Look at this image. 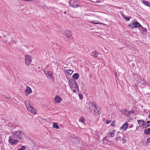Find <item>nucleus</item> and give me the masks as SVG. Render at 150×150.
I'll return each mask as SVG.
<instances>
[{
	"label": "nucleus",
	"instance_id": "9b49d317",
	"mask_svg": "<svg viewBox=\"0 0 150 150\" xmlns=\"http://www.w3.org/2000/svg\"><path fill=\"white\" fill-rule=\"evenodd\" d=\"M128 123L127 122H126L124 124H123L122 126L121 127L120 129H123L125 130L127 129L128 126Z\"/></svg>",
	"mask_w": 150,
	"mask_h": 150
},
{
	"label": "nucleus",
	"instance_id": "c9c22d12",
	"mask_svg": "<svg viewBox=\"0 0 150 150\" xmlns=\"http://www.w3.org/2000/svg\"><path fill=\"white\" fill-rule=\"evenodd\" d=\"M24 1H33V0H23Z\"/></svg>",
	"mask_w": 150,
	"mask_h": 150
},
{
	"label": "nucleus",
	"instance_id": "4be33fe9",
	"mask_svg": "<svg viewBox=\"0 0 150 150\" xmlns=\"http://www.w3.org/2000/svg\"><path fill=\"white\" fill-rule=\"evenodd\" d=\"M91 23H92L95 24H101L98 21H92L91 22Z\"/></svg>",
	"mask_w": 150,
	"mask_h": 150
},
{
	"label": "nucleus",
	"instance_id": "1a4fd4ad",
	"mask_svg": "<svg viewBox=\"0 0 150 150\" xmlns=\"http://www.w3.org/2000/svg\"><path fill=\"white\" fill-rule=\"evenodd\" d=\"M54 100L56 103H59L62 101V99L58 96H57L55 97Z\"/></svg>",
	"mask_w": 150,
	"mask_h": 150
},
{
	"label": "nucleus",
	"instance_id": "5701e85b",
	"mask_svg": "<svg viewBox=\"0 0 150 150\" xmlns=\"http://www.w3.org/2000/svg\"><path fill=\"white\" fill-rule=\"evenodd\" d=\"M85 121V119L84 118V117H83L81 118H80L79 119V121L80 122H81L83 123Z\"/></svg>",
	"mask_w": 150,
	"mask_h": 150
},
{
	"label": "nucleus",
	"instance_id": "7ed1b4c3",
	"mask_svg": "<svg viewBox=\"0 0 150 150\" xmlns=\"http://www.w3.org/2000/svg\"><path fill=\"white\" fill-rule=\"evenodd\" d=\"M68 84L70 88L71 89L75 88L77 89L78 91H79V89L77 84L76 81L72 79H70L68 81Z\"/></svg>",
	"mask_w": 150,
	"mask_h": 150
},
{
	"label": "nucleus",
	"instance_id": "2eb2a0df",
	"mask_svg": "<svg viewBox=\"0 0 150 150\" xmlns=\"http://www.w3.org/2000/svg\"><path fill=\"white\" fill-rule=\"evenodd\" d=\"M79 75L78 73L74 74L72 76L73 78L75 80H77L79 78Z\"/></svg>",
	"mask_w": 150,
	"mask_h": 150
},
{
	"label": "nucleus",
	"instance_id": "e433bc0d",
	"mask_svg": "<svg viewBox=\"0 0 150 150\" xmlns=\"http://www.w3.org/2000/svg\"><path fill=\"white\" fill-rule=\"evenodd\" d=\"M128 114L129 115H130L131 114H132V111H129L128 112Z\"/></svg>",
	"mask_w": 150,
	"mask_h": 150
},
{
	"label": "nucleus",
	"instance_id": "f257e3e1",
	"mask_svg": "<svg viewBox=\"0 0 150 150\" xmlns=\"http://www.w3.org/2000/svg\"><path fill=\"white\" fill-rule=\"evenodd\" d=\"M24 135V133L21 130L13 131L11 133L13 138L22 140L23 139Z\"/></svg>",
	"mask_w": 150,
	"mask_h": 150
},
{
	"label": "nucleus",
	"instance_id": "20e7f679",
	"mask_svg": "<svg viewBox=\"0 0 150 150\" xmlns=\"http://www.w3.org/2000/svg\"><path fill=\"white\" fill-rule=\"evenodd\" d=\"M69 3L70 6L73 8H76L80 6L75 0H70Z\"/></svg>",
	"mask_w": 150,
	"mask_h": 150
},
{
	"label": "nucleus",
	"instance_id": "6ab92c4d",
	"mask_svg": "<svg viewBox=\"0 0 150 150\" xmlns=\"http://www.w3.org/2000/svg\"><path fill=\"white\" fill-rule=\"evenodd\" d=\"M94 110L96 114L97 115H99V111L97 107L96 108H94Z\"/></svg>",
	"mask_w": 150,
	"mask_h": 150
},
{
	"label": "nucleus",
	"instance_id": "58836bf2",
	"mask_svg": "<svg viewBox=\"0 0 150 150\" xmlns=\"http://www.w3.org/2000/svg\"><path fill=\"white\" fill-rule=\"evenodd\" d=\"M148 117L149 118H150V113H149V115H148Z\"/></svg>",
	"mask_w": 150,
	"mask_h": 150
},
{
	"label": "nucleus",
	"instance_id": "c85d7f7f",
	"mask_svg": "<svg viewBox=\"0 0 150 150\" xmlns=\"http://www.w3.org/2000/svg\"><path fill=\"white\" fill-rule=\"evenodd\" d=\"M127 112V111L126 110H123L121 111V112L124 114H126Z\"/></svg>",
	"mask_w": 150,
	"mask_h": 150
},
{
	"label": "nucleus",
	"instance_id": "473e14b6",
	"mask_svg": "<svg viewBox=\"0 0 150 150\" xmlns=\"http://www.w3.org/2000/svg\"><path fill=\"white\" fill-rule=\"evenodd\" d=\"M111 122V121H110V120H107L106 122V124H108L110 123Z\"/></svg>",
	"mask_w": 150,
	"mask_h": 150
},
{
	"label": "nucleus",
	"instance_id": "2f4dec72",
	"mask_svg": "<svg viewBox=\"0 0 150 150\" xmlns=\"http://www.w3.org/2000/svg\"><path fill=\"white\" fill-rule=\"evenodd\" d=\"M72 89H73V92L74 93H75L76 92V90H77L78 91L77 89H75V88H73Z\"/></svg>",
	"mask_w": 150,
	"mask_h": 150
},
{
	"label": "nucleus",
	"instance_id": "a19ab883",
	"mask_svg": "<svg viewBox=\"0 0 150 150\" xmlns=\"http://www.w3.org/2000/svg\"><path fill=\"white\" fill-rule=\"evenodd\" d=\"M64 14H66V11H65L64 12Z\"/></svg>",
	"mask_w": 150,
	"mask_h": 150
},
{
	"label": "nucleus",
	"instance_id": "a878e982",
	"mask_svg": "<svg viewBox=\"0 0 150 150\" xmlns=\"http://www.w3.org/2000/svg\"><path fill=\"white\" fill-rule=\"evenodd\" d=\"M126 142V139L125 137H123L122 138V142L123 144L125 143Z\"/></svg>",
	"mask_w": 150,
	"mask_h": 150
},
{
	"label": "nucleus",
	"instance_id": "4468645a",
	"mask_svg": "<svg viewBox=\"0 0 150 150\" xmlns=\"http://www.w3.org/2000/svg\"><path fill=\"white\" fill-rule=\"evenodd\" d=\"M73 72L74 71L71 69H66L65 70V72L69 75L72 74Z\"/></svg>",
	"mask_w": 150,
	"mask_h": 150
},
{
	"label": "nucleus",
	"instance_id": "f704fd0d",
	"mask_svg": "<svg viewBox=\"0 0 150 150\" xmlns=\"http://www.w3.org/2000/svg\"><path fill=\"white\" fill-rule=\"evenodd\" d=\"M147 142L148 143L150 142V137L148 138L147 140Z\"/></svg>",
	"mask_w": 150,
	"mask_h": 150
},
{
	"label": "nucleus",
	"instance_id": "79ce46f5",
	"mask_svg": "<svg viewBox=\"0 0 150 150\" xmlns=\"http://www.w3.org/2000/svg\"><path fill=\"white\" fill-rule=\"evenodd\" d=\"M5 98L6 99H8V98L7 97H5Z\"/></svg>",
	"mask_w": 150,
	"mask_h": 150
},
{
	"label": "nucleus",
	"instance_id": "c756f323",
	"mask_svg": "<svg viewBox=\"0 0 150 150\" xmlns=\"http://www.w3.org/2000/svg\"><path fill=\"white\" fill-rule=\"evenodd\" d=\"M115 122L114 121H113L112 123L111 124V125L113 126V127L115 126Z\"/></svg>",
	"mask_w": 150,
	"mask_h": 150
},
{
	"label": "nucleus",
	"instance_id": "412c9836",
	"mask_svg": "<svg viewBox=\"0 0 150 150\" xmlns=\"http://www.w3.org/2000/svg\"><path fill=\"white\" fill-rule=\"evenodd\" d=\"M109 134L110 135V137H114L115 134V132L114 130H112V131L110 132Z\"/></svg>",
	"mask_w": 150,
	"mask_h": 150
},
{
	"label": "nucleus",
	"instance_id": "cd10ccee",
	"mask_svg": "<svg viewBox=\"0 0 150 150\" xmlns=\"http://www.w3.org/2000/svg\"><path fill=\"white\" fill-rule=\"evenodd\" d=\"M141 83L142 84V85L144 86H145L146 84V82L144 81V80H143L142 81H141Z\"/></svg>",
	"mask_w": 150,
	"mask_h": 150
},
{
	"label": "nucleus",
	"instance_id": "ddd939ff",
	"mask_svg": "<svg viewBox=\"0 0 150 150\" xmlns=\"http://www.w3.org/2000/svg\"><path fill=\"white\" fill-rule=\"evenodd\" d=\"M25 92L27 93V95H28L32 92V90L29 87L27 86Z\"/></svg>",
	"mask_w": 150,
	"mask_h": 150
},
{
	"label": "nucleus",
	"instance_id": "bb28decb",
	"mask_svg": "<svg viewBox=\"0 0 150 150\" xmlns=\"http://www.w3.org/2000/svg\"><path fill=\"white\" fill-rule=\"evenodd\" d=\"M25 147L24 146H23L21 147V148L18 149L17 150H25Z\"/></svg>",
	"mask_w": 150,
	"mask_h": 150
},
{
	"label": "nucleus",
	"instance_id": "393cba45",
	"mask_svg": "<svg viewBox=\"0 0 150 150\" xmlns=\"http://www.w3.org/2000/svg\"><path fill=\"white\" fill-rule=\"evenodd\" d=\"M92 104L94 107V108H96L97 107L96 104V103L95 102H93L92 103Z\"/></svg>",
	"mask_w": 150,
	"mask_h": 150
},
{
	"label": "nucleus",
	"instance_id": "f03ea898",
	"mask_svg": "<svg viewBox=\"0 0 150 150\" xmlns=\"http://www.w3.org/2000/svg\"><path fill=\"white\" fill-rule=\"evenodd\" d=\"M25 105L27 110L29 112L32 114H35L37 111L30 104V101L28 100H26L25 101Z\"/></svg>",
	"mask_w": 150,
	"mask_h": 150
},
{
	"label": "nucleus",
	"instance_id": "dca6fc26",
	"mask_svg": "<svg viewBox=\"0 0 150 150\" xmlns=\"http://www.w3.org/2000/svg\"><path fill=\"white\" fill-rule=\"evenodd\" d=\"M92 53H93L92 56L94 57H96L98 54H99V53L97 51H93L92 52Z\"/></svg>",
	"mask_w": 150,
	"mask_h": 150
},
{
	"label": "nucleus",
	"instance_id": "0eeeda50",
	"mask_svg": "<svg viewBox=\"0 0 150 150\" xmlns=\"http://www.w3.org/2000/svg\"><path fill=\"white\" fill-rule=\"evenodd\" d=\"M129 27H131L132 28L140 27L142 26V25L138 22H136L131 23L129 25Z\"/></svg>",
	"mask_w": 150,
	"mask_h": 150
},
{
	"label": "nucleus",
	"instance_id": "37998d69",
	"mask_svg": "<svg viewBox=\"0 0 150 150\" xmlns=\"http://www.w3.org/2000/svg\"><path fill=\"white\" fill-rule=\"evenodd\" d=\"M117 133H119V131H118V132Z\"/></svg>",
	"mask_w": 150,
	"mask_h": 150
},
{
	"label": "nucleus",
	"instance_id": "9d476101",
	"mask_svg": "<svg viewBox=\"0 0 150 150\" xmlns=\"http://www.w3.org/2000/svg\"><path fill=\"white\" fill-rule=\"evenodd\" d=\"M45 74L50 79L52 78V73L50 71H45L44 72Z\"/></svg>",
	"mask_w": 150,
	"mask_h": 150
},
{
	"label": "nucleus",
	"instance_id": "4c0bfd02",
	"mask_svg": "<svg viewBox=\"0 0 150 150\" xmlns=\"http://www.w3.org/2000/svg\"><path fill=\"white\" fill-rule=\"evenodd\" d=\"M115 139L116 140V141H117V140H118V137H117Z\"/></svg>",
	"mask_w": 150,
	"mask_h": 150
},
{
	"label": "nucleus",
	"instance_id": "aec40b11",
	"mask_svg": "<svg viewBox=\"0 0 150 150\" xmlns=\"http://www.w3.org/2000/svg\"><path fill=\"white\" fill-rule=\"evenodd\" d=\"M53 127L57 129H59V126L57 125L56 123L55 122L53 123Z\"/></svg>",
	"mask_w": 150,
	"mask_h": 150
},
{
	"label": "nucleus",
	"instance_id": "6e6552de",
	"mask_svg": "<svg viewBox=\"0 0 150 150\" xmlns=\"http://www.w3.org/2000/svg\"><path fill=\"white\" fill-rule=\"evenodd\" d=\"M138 123L139 124V126L140 127H142L144 126V125H146V123L145 122L142 120H137Z\"/></svg>",
	"mask_w": 150,
	"mask_h": 150
},
{
	"label": "nucleus",
	"instance_id": "7c9ffc66",
	"mask_svg": "<svg viewBox=\"0 0 150 150\" xmlns=\"http://www.w3.org/2000/svg\"><path fill=\"white\" fill-rule=\"evenodd\" d=\"M133 126V124H131V125H129V128H132Z\"/></svg>",
	"mask_w": 150,
	"mask_h": 150
},
{
	"label": "nucleus",
	"instance_id": "f8f14e48",
	"mask_svg": "<svg viewBox=\"0 0 150 150\" xmlns=\"http://www.w3.org/2000/svg\"><path fill=\"white\" fill-rule=\"evenodd\" d=\"M65 33L67 38H70L71 36L72 33L69 30H66L65 31Z\"/></svg>",
	"mask_w": 150,
	"mask_h": 150
},
{
	"label": "nucleus",
	"instance_id": "ea45409f",
	"mask_svg": "<svg viewBox=\"0 0 150 150\" xmlns=\"http://www.w3.org/2000/svg\"><path fill=\"white\" fill-rule=\"evenodd\" d=\"M79 96V98H82V96Z\"/></svg>",
	"mask_w": 150,
	"mask_h": 150
},
{
	"label": "nucleus",
	"instance_id": "39448f33",
	"mask_svg": "<svg viewBox=\"0 0 150 150\" xmlns=\"http://www.w3.org/2000/svg\"><path fill=\"white\" fill-rule=\"evenodd\" d=\"M31 57L29 55H26L25 56V64L27 66L30 65L32 62Z\"/></svg>",
	"mask_w": 150,
	"mask_h": 150
},
{
	"label": "nucleus",
	"instance_id": "423d86ee",
	"mask_svg": "<svg viewBox=\"0 0 150 150\" xmlns=\"http://www.w3.org/2000/svg\"><path fill=\"white\" fill-rule=\"evenodd\" d=\"M12 137V136L9 137L8 139L9 142L12 144H17L19 140L17 139H15Z\"/></svg>",
	"mask_w": 150,
	"mask_h": 150
},
{
	"label": "nucleus",
	"instance_id": "f3484780",
	"mask_svg": "<svg viewBox=\"0 0 150 150\" xmlns=\"http://www.w3.org/2000/svg\"><path fill=\"white\" fill-rule=\"evenodd\" d=\"M144 132L146 134H149L150 133V128H148L144 130Z\"/></svg>",
	"mask_w": 150,
	"mask_h": 150
},
{
	"label": "nucleus",
	"instance_id": "a211bd4d",
	"mask_svg": "<svg viewBox=\"0 0 150 150\" xmlns=\"http://www.w3.org/2000/svg\"><path fill=\"white\" fill-rule=\"evenodd\" d=\"M142 2L145 5L150 7V3L149 2L145 1H143Z\"/></svg>",
	"mask_w": 150,
	"mask_h": 150
},
{
	"label": "nucleus",
	"instance_id": "b1692460",
	"mask_svg": "<svg viewBox=\"0 0 150 150\" xmlns=\"http://www.w3.org/2000/svg\"><path fill=\"white\" fill-rule=\"evenodd\" d=\"M147 124L146 123V125H144V126L145 127H149L150 126L149 123H150V122L148 121L147 122Z\"/></svg>",
	"mask_w": 150,
	"mask_h": 150
},
{
	"label": "nucleus",
	"instance_id": "72a5a7b5",
	"mask_svg": "<svg viewBox=\"0 0 150 150\" xmlns=\"http://www.w3.org/2000/svg\"><path fill=\"white\" fill-rule=\"evenodd\" d=\"M125 20L127 21H129L130 20V18H129L126 17L125 18Z\"/></svg>",
	"mask_w": 150,
	"mask_h": 150
}]
</instances>
